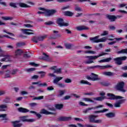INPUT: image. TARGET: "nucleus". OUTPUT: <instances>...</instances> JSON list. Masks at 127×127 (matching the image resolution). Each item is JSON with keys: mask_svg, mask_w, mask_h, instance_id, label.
<instances>
[{"mask_svg": "<svg viewBox=\"0 0 127 127\" xmlns=\"http://www.w3.org/2000/svg\"><path fill=\"white\" fill-rule=\"evenodd\" d=\"M107 96L109 100H120L116 101L114 104V107L115 108H121V107H122V104H124L125 101H126V100L123 99H124V97L116 96L112 93H108Z\"/></svg>", "mask_w": 127, "mask_h": 127, "instance_id": "f257e3e1", "label": "nucleus"}, {"mask_svg": "<svg viewBox=\"0 0 127 127\" xmlns=\"http://www.w3.org/2000/svg\"><path fill=\"white\" fill-rule=\"evenodd\" d=\"M108 53L102 52L100 54H99L97 56H86L85 58H87L89 60V61H86L84 62L85 64H92V63H94V60H97L99 57H101L102 56H104V55H107Z\"/></svg>", "mask_w": 127, "mask_h": 127, "instance_id": "f03ea898", "label": "nucleus"}, {"mask_svg": "<svg viewBox=\"0 0 127 127\" xmlns=\"http://www.w3.org/2000/svg\"><path fill=\"white\" fill-rule=\"evenodd\" d=\"M100 36H96L94 37H91L89 38L90 41L93 43H99V42H105L107 40V38L103 37L101 39H99Z\"/></svg>", "mask_w": 127, "mask_h": 127, "instance_id": "7ed1b4c3", "label": "nucleus"}, {"mask_svg": "<svg viewBox=\"0 0 127 127\" xmlns=\"http://www.w3.org/2000/svg\"><path fill=\"white\" fill-rule=\"evenodd\" d=\"M90 123H92L93 124H101L102 123V120H96V118H98V116H95L94 115H90L88 117Z\"/></svg>", "mask_w": 127, "mask_h": 127, "instance_id": "20e7f679", "label": "nucleus"}, {"mask_svg": "<svg viewBox=\"0 0 127 127\" xmlns=\"http://www.w3.org/2000/svg\"><path fill=\"white\" fill-rule=\"evenodd\" d=\"M125 86V82H121L118 83L117 85L116 86L115 88L118 91H120V92H122V93H126L127 90L124 89V87Z\"/></svg>", "mask_w": 127, "mask_h": 127, "instance_id": "39448f33", "label": "nucleus"}, {"mask_svg": "<svg viewBox=\"0 0 127 127\" xmlns=\"http://www.w3.org/2000/svg\"><path fill=\"white\" fill-rule=\"evenodd\" d=\"M127 57H118L114 59V61H115L116 64H117V65H122L123 64V62L122 61H125V60H127Z\"/></svg>", "mask_w": 127, "mask_h": 127, "instance_id": "423d86ee", "label": "nucleus"}, {"mask_svg": "<svg viewBox=\"0 0 127 127\" xmlns=\"http://www.w3.org/2000/svg\"><path fill=\"white\" fill-rule=\"evenodd\" d=\"M98 77V74H96L94 73H91L90 76H86V78L88 80H91V81H99V80H100V78Z\"/></svg>", "mask_w": 127, "mask_h": 127, "instance_id": "0eeeda50", "label": "nucleus"}, {"mask_svg": "<svg viewBox=\"0 0 127 127\" xmlns=\"http://www.w3.org/2000/svg\"><path fill=\"white\" fill-rule=\"evenodd\" d=\"M57 23L61 27H62V26H68L69 25L68 23L64 22V20L62 18H59L57 20Z\"/></svg>", "mask_w": 127, "mask_h": 127, "instance_id": "6e6552de", "label": "nucleus"}, {"mask_svg": "<svg viewBox=\"0 0 127 127\" xmlns=\"http://www.w3.org/2000/svg\"><path fill=\"white\" fill-rule=\"evenodd\" d=\"M57 12V11L55 9H47V10L45 11V16H50V15H52L54 14V13H56Z\"/></svg>", "mask_w": 127, "mask_h": 127, "instance_id": "1a4fd4ad", "label": "nucleus"}, {"mask_svg": "<svg viewBox=\"0 0 127 127\" xmlns=\"http://www.w3.org/2000/svg\"><path fill=\"white\" fill-rule=\"evenodd\" d=\"M21 120L22 122H27L28 123H33L35 122V120L34 119H28L27 116H23L21 117Z\"/></svg>", "mask_w": 127, "mask_h": 127, "instance_id": "9d476101", "label": "nucleus"}, {"mask_svg": "<svg viewBox=\"0 0 127 127\" xmlns=\"http://www.w3.org/2000/svg\"><path fill=\"white\" fill-rule=\"evenodd\" d=\"M112 67L111 65H96L94 66H91L90 67V69H93L94 68H99V69H106L107 68H111Z\"/></svg>", "mask_w": 127, "mask_h": 127, "instance_id": "9b49d317", "label": "nucleus"}, {"mask_svg": "<svg viewBox=\"0 0 127 127\" xmlns=\"http://www.w3.org/2000/svg\"><path fill=\"white\" fill-rule=\"evenodd\" d=\"M21 30L23 32V33H24V34H27L28 35H29L30 34H33V32H34V31H33V30L28 29H22Z\"/></svg>", "mask_w": 127, "mask_h": 127, "instance_id": "f8f14e48", "label": "nucleus"}, {"mask_svg": "<svg viewBox=\"0 0 127 127\" xmlns=\"http://www.w3.org/2000/svg\"><path fill=\"white\" fill-rule=\"evenodd\" d=\"M51 70H54V73H57V74H61V68H57V66H54L50 68Z\"/></svg>", "mask_w": 127, "mask_h": 127, "instance_id": "ddd939ff", "label": "nucleus"}, {"mask_svg": "<svg viewBox=\"0 0 127 127\" xmlns=\"http://www.w3.org/2000/svg\"><path fill=\"white\" fill-rule=\"evenodd\" d=\"M76 29L78 31H82V30H88L89 27L86 26H80L76 27Z\"/></svg>", "mask_w": 127, "mask_h": 127, "instance_id": "4468645a", "label": "nucleus"}, {"mask_svg": "<svg viewBox=\"0 0 127 127\" xmlns=\"http://www.w3.org/2000/svg\"><path fill=\"white\" fill-rule=\"evenodd\" d=\"M12 124L14 127H20L22 126V124L20 123V121H18L13 122Z\"/></svg>", "mask_w": 127, "mask_h": 127, "instance_id": "2eb2a0df", "label": "nucleus"}, {"mask_svg": "<svg viewBox=\"0 0 127 127\" xmlns=\"http://www.w3.org/2000/svg\"><path fill=\"white\" fill-rule=\"evenodd\" d=\"M102 74L104 75V76H108V77H112L115 75V73L111 71H105L103 72Z\"/></svg>", "mask_w": 127, "mask_h": 127, "instance_id": "dca6fc26", "label": "nucleus"}, {"mask_svg": "<svg viewBox=\"0 0 127 127\" xmlns=\"http://www.w3.org/2000/svg\"><path fill=\"white\" fill-rule=\"evenodd\" d=\"M7 109V105L2 104L0 105V112H5Z\"/></svg>", "mask_w": 127, "mask_h": 127, "instance_id": "f3484780", "label": "nucleus"}, {"mask_svg": "<svg viewBox=\"0 0 127 127\" xmlns=\"http://www.w3.org/2000/svg\"><path fill=\"white\" fill-rule=\"evenodd\" d=\"M71 117H61L58 118V120L61 122H64L65 121H69Z\"/></svg>", "mask_w": 127, "mask_h": 127, "instance_id": "a211bd4d", "label": "nucleus"}, {"mask_svg": "<svg viewBox=\"0 0 127 127\" xmlns=\"http://www.w3.org/2000/svg\"><path fill=\"white\" fill-rule=\"evenodd\" d=\"M112 60V58H108L107 59H105L103 60H101L100 61H98V63H106L110 62Z\"/></svg>", "mask_w": 127, "mask_h": 127, "instance_id": "6ab92c4d", "label": "nucleus"}, {"mask_svg": "<svg viewBox=\"0 0 127 127\" xmlns=\"http://www.w3.org/2000/svg\"><path fill=\"white\" fill-rule=\"evenodd\" d=\"M107 18L110 20V21H115L117 19V17L115 15H107Z\"/></svg>", "mask_w": 127, "mask_h": 127, "instance_id": "aec40b11", "label": "nucleus"}, {"mask_svg": "<svg viewBox=\"0 0 127 127\" xmlns=\"http://www.w3.org/2000/svg\"><path fill=\"white\" fill-rule=\"evenodd\" d=\"M62 79H63V77H57L53 80L54 84L58 85V84L59 83L58 82H59L61 80H62Z\"/></svg>", "mask_w": 127, "mask_h": 127, "instance_id": "412c9836", "label": "nucleus"}, {"mask_svg": "<svg viewBox=\"0 0 127 127\" xmlns=\"http://www.w3.org/2000/svg\"><path fill=\"white\" fill-rule=\"evenodd\" d=\"M41 114H43L44 115H53L54 113L53 112L47 111V110L45 109H43L41 111Z\"/></svg>", "mask_w": 127, "mask_h": 127, "instance_id": "4be33fe9", "label": "nucleus"}, {"mask_svg": "<svg viewBox=\"0 0 127 127\" xmlns=\"http://www.w3.org/2000/svg\"><path fill=\"white\" fill-rule=\"evenodd\" d=\"M18 112L20 113H28L29 112V110H28L27 109L23 108L22 107H20L18 109Z\"/></svg>", "mask_w": 127, "mask_h": 127, "instance_id": "5701e85b", "label": "nucleus"}, {"mask_svg": "<svg viewBox=\"0 0 127 127\" xmlns=\"http://www.w3.org/2000/svg\"><path fill=\"white\" fill-rule=\"evenodd\" d=\"M23 53L22 50L18 49L15 51V56H20Z\"/></svg>", "mask_w": 127, "mask_h": 127, "instance_id": "b1692460", "label": "nucleus"}, {"mask_svg": "<svg viewBox=\"0 0 127 127\" xmlns=\"http://www.w3.org/2000/svg\"><path fill=\"white\" fill-rule=\"evenodd\" d=\"M104 107L103 105H99L98 106L95 107H92L91 108H88L86 109V111H85V113H87L88 111H90V110H96V109H99L100 108H103Z\"/></svg>", "mask_w": 127, "mask_h": 127, "instance_id": "393cba45", "label": "nucleus"}, {"mask_svg": "<svg viewBox=\"0 0 127 127\" xmlns=\"http://www.w3.org/2000/svg\"><path fill=\"white\" fill-rule=\"evenodd\" d=\"M43 57L42 58H40V59H42V60H46V61L49 60V56L45 53L43 54Z\"/></svg>", "mask_w": 127, "mask_h": 127, "instance_id": "a878e982", "label": "nucleus"}, {"mask_svg": "<svg viewBox=\"0 0 127 127\" xmlns=\"http://www.w3.org/2000/svg\"><path fill=\"white\" fill-rule=\"evenodd\" d=\"M47 37V35H44L43 36H38V41H43L45 38Z\"/></svg>", "mask_w": 127, "mask_h": 127, "instance_id": "bb28decb", "label": "nucleus"}, {"mask_svg": "<svg viewBox=\"0 0 127 127\" xmlns=\"http://www.w3.org/2000/svg\"><path fill=\"white\" fill-rule=\"evenodd\" d=\"M38 9H39L40 10H42V11H38V13L39 14H44L45 15V11L47 10V9H44V8H42V7H39Z\"/></svg>", "mask_w": 127, "mask_h": 127, "instance_id": "cd10ccee", "label": "nucleus"}, {"mask_svg": "<svg viewBox=\"0 0 127 127\" xmlns=\"http://www.w3.org/2000/svg\"><path fill=\"white\" fill-rule=\"evenodd\" d=\"M95 101H103V100H105L106 99V96H102V97H98L96 98H93Z\"/></svg>", "mask_w": 127, "mask_h": 127, "instance_id": "c85d7f7f", "label": "nucleus"}, {"mask_svg": "<svg viewBox=\"0 0 127 127\" xmlns=\"http://www.w3.org/2000/svg\"><path fill=\"white\" fill-rule=\"evenodd\" d=\"M65 92L66 91L65 90H60L59 91V95H58V97H62V96L65 94Z\"/></svg>", "mask_w": 127, "mask_h": 127, "instance_id": "c756f323", "label": "nucleus"}, {"mask_svg": "<svg viewBox=\"0 0 127 127\" xmlns=\"http://www.w3.org/2000/svg\"><path fill=\"white\" fill-rule=\"evenodd\" d=\"M2 19H3V20H12V19H13V17L8 16H3L2 17Z\"/></svg>", "mask_w": 127, "mask_h": 127, "instance_id": "7c9ffc66", "label": "nucleus"}, {"mask_svg": "<svg viewBox=\"0 0 127 127\" xmlns=\"http://www.w3.org/2000/svg\"><path fill=\"white\" fill-rule=\"evenodd\" d=\"M55 107L57 110H61L63 108V104H56Z\"/></svg>", "mask_w": 127, "mask_h": 127, "instance_id": "2f4dec72", "label": "nucleus"}, {"mask_svg": "<svg viewBox=\"0 0 127 127\" xmlns=\"http://www.w3.org/2000/svg\"><path fill=\"white\" fill-rule=\"evenodd\" d=\"M107 118H114L115 117V114L113 113H107L105 115Z\"/></svg>", "mask_w": 127, "mask_h": 127, "instance_id": "473e14b6", "label": "nucleus"}, {"mask_svg": "<svg viewBox=\"0 0 127 127\" xmlns=\"http://www.w3.org/2000/svg\"><path fill=\"white\" fill-rule=\"evenodd\" d=\"M74 13L73 12L69 11H66L64 12V15H67V16H72Z\"/></svg>", "mask_w": 127, "mask_h": 127, "instance_id": "72a5a7b5", "label": "nucleus"}, {"mask_svg": "<svg viewBox=\"0 0 127 127\" xmlns=\"http://www.w3.org/2000/svg\"><path fill=\"white\" fill-rule=\"evenodd\" d=\"M83 100L85 102H89L90 103H94V100H92L89 98H83Z\"/></svg>", "mask_w": 127, "mask_h": 127, "instance_id": "f704fd0d", "label": "nucleus"}, {"mask_svg": "<svg viewBox=\"0 0 127 127\" xmlns=\"http://www.w3.org/2000/svg\"><path fill=\"white\" fill-rule=\"evenodd\" d=\"M108 111H109V109H104L103 110L95 111L94 113L95 114H98L99 113H106V112H108Z\"/></svg>", "mask_w": 127, "mask_h": 127, "instance_id": "c9c22d12", "label": "nucleus"}, {"mask_svg": "<svg viewBox=\"0 0 127 127\" xmlns=\"http://www.w3.org/2000/svg\"><path fill=\"white\" fill-rule=\"evenodd\" d=\"M80 84H84L85 85H89L91 86V84L87 80H81Z\"/></svg>", "mask_w": 127, "mask_h": 127, "instance_id": "e433bc0d", "label": "nucleus"}, {"mask_svg": "<svg viewBox=\"0 0 127 127\" xmlns=\"http://www.w3.org/2000/svg\"><path fill=\"white\" fill-rule=\"evenodd\" d=\"M24 45H25V43L22 42H20L16 44L17 47H21L22 46H24Z\"/></svg>", "mask_w": 127, "mask_h": 127, "instance_id": "4c0bfd02", "label": "nucleus"}, {"mask_svg": "<svg viewBox=\"0 0 127 127\" xmlns=\"http://www.w3.org/2000/svg\"><path fill=\"white\" fill-rule=\"evenodd\" d=\"M10 100V98L9 97H5V99L3 100V103H5V104H8L9 103V100Z\"/></svg>", "mask_w": 127, "mask_h": 127, "instance_id": "58836bf2", "label": "nucleus"}, {"mask_svg": "<svg viewBox=\"0 0 127 127\" xmlns=\"http://www.w3.org/2000/svg\"><path fill=\"white\" fill-rule=\"evenodd\" d=\"M39 73L40 74V78H44L46 75V72L44 71H40Z\"/></svg>", "mask_w": 127, "mask_h": 127, "instance_id": "ea45409f", "label": "nucleus"}, {"mask_svg": "<svg viewBox=\"0 0 127 127\" xmlns=\"http://www.w3.org/2000/svg\"><path fill=\"white\" fill-rule=\"evenodd\" d=\"M18 5L20 7H28V5L24 3H19Z\"/></svg>", "mask_w": 127, "mask_h": 127, "instance_id": "a19ab883", "label": "nucleus"}, {"mask_svg": "<svg viewBox=\"0 0 127 127\" xmlns=\"http://www.w3.org/2000/svg\"><path fill=\"white\" fill-rule=\"evenodd\" d=\"M118 54H121L123 53H126L127 54V49H123L121 51L118 52Z\"/></svg>", "mask_w": 127, "mask_h": 127, "instance_id": "79ce46f5", "label": "nucleus"}, {"mask_svg": "<svg viewBox=\"0 0 127 127\" xmlns=\"http://www.w3.org/2000/svg\"><path fill=\"white\" fill-rule=\"evenodd\" d=\"M84 53H86L87 54H96V51H85L84 52Z\"/></svg>", "mask_w": 127, "mask_h": 127, "instance_id": "37998d69", "label": "nucleus"}, {"mask_svg": "<svg viewBox=\"0 0 127 127\" xmlns=\"http://www.w3.org/2000/svg\"><path fill=\"white\" fill-rule=\"evenodd\" d=\"M30 113L31 114H35V115H36L37 117L39 118V119H40V118H41V115H40V114H37L36 112L35 111H31Z\"/></svg>", "mask_w": 127, "mask_h": 127, "instance_id": "c03bdc74", "label": "nucleus"}, {"mask_svg": "<svg viewBox=\"0 0 127 127\" xmlns=\"http://www.w3.org/2000/svg\"><path fill=\"white\" fill-rule=\"evenodd\" d=\"M109 40H110L111 41H113L112 42L109 43L108 44L109 45H113L116 43V41H115V39H108Z\"/></svg>", "mask_w": 127, "mask_h": 127, "instance_id": "a18cd8bd", "label": "nucleus"}, {"mask_svg": "<svg viewBox=\"0 0 127 127\" xmlns=\"http://www.w3.org/2000/svg\"><path fill=\"white\" fill-rule=\"evenodd\" d=\"M64 46L66 49H70L72 47V45L70 44L66 43L64 44Z\"/></svg>", "mask_w": 127, "mask_h": 127, "instance_id": "49530a36", "label": "nucleus"}, {"mask_svg": "<svg viewBox=\"0 0 127 127\" xmlns=\"http://www.w3.org/2000/svg\"><path fill=\"white\" fill-rule=\"evenodd\" d=\"M18 72V69H13L12 71H10V73L11 75H15L16 73Z\"/></svg>", "mask_w": 127, "mask_h": 127, "instance_id": "de8ad7c7", "label": "nucleus"}, {"mask_svg": "<svg viewBox=\"0 0 127 127\" xmlns=\"http://www.w3.org/2000/svg\"><path fill=\"white\" fill-rule=\"evenodd\" d=\"M73 0H57L58 2H67L68 1H72Z\"/></svg>", "mask_w": 127, "mask_h": 127, "instance_id": "09e8293b", "label": "nucleus"}, {"mask_svg": "<svg viewBox=\"0 0 127 127\" xmlns=\"http://www.w3.org/2000/svg\"><path fill=\"white\" fill-rule=\"evenodd\" d=\"M32 41L33 42H35V43H38V37H35L32 39Z\"/></svg>", "mask_w": 127, "mask_h": 127, "instance_id": "8fccbe9b", "label": "nucleus"}, {"mask_svg": "<svg viewBox=\"0 0 127 127\" xmlns=\"http://www.w3.org/2000/svg\"><path fill=\"white\" fill-rule=\"evenodd\" d=\"M38 105V104L34 102L29 104V106H30V107H32V108H33V107H36V106H37Z\"/></svg>", "mask_w": 127, "mask_h": 127, "instance_id": "3c124183", "label": "nucleus"}, {"mask_svg": "<svg viewBox=\"0 0 127 127\" xmlns=\"http://www.w3.org/2000/svg\"><path fill=\"white\" fill-rule=\"evenodd\" d=\"M57 86H58V87H60V88H65V84L62 83H58Z\"/></svg>", "mask_w": 127, "mask_h": 127, "instance_id": "603ef678", "label": "nucleus"}, {"mask_svg": "<svg viewBox=\"0 0 127 127\" xmlns=\"http://www.w3.org/2000/svg\"><path fill=\"white\" fill-rule=\"evenodd\" d=\"M109 34V32L108 31H104L103 33L101 34V36H105V35H108Z\"/></svg>", "mask_w": 127, "mask_h": 127, "instance_id": "864d4df0", "label": "nucleus"}, {"mask_svg": "<svg viewBox=\"0 0 127 127\" xmlns=\"http://www.w3.org/2000/svg\"><path fill=\"white\" fill-rule=\"evenodd\" d=\"M44 98V96H39L38 97H35L33 99V100H43V98Z\"/></svg>", "mask_w": 127, "mask_h": 127, "instance_id": "5fc2aeb1", "label": "nucleus"}, {"mask_svg": "<svg viewBox=\"0 0 127 127\" xmlns=\"http://www.w3.org/2000/svg\"><path fill=\"white\" fill-rule=\"evenodd\" d=\"M64 83H72V80L70 78H66L64 80Z\"/></svg>", "mask_w": 127, "mask_h": 127, "instance_id": "6e6d98bb", "label": "nucleus"}, {"mask_svg": "<svg viewBox=\"0 0 127 127\" xmlns=\"http://www.w3.org/2000/svg\"><path fill=\"white\" fill-rule=\"evenodd\" d=\"M45 24H46V25H51L52 24H54V23L51 21H50L45 22Z\"/></svg>", "mask_w": 127, "mask_h": 127, "instance_id": "4d7b16f0", "label": "nucleus"}, {"mask_svg": "<svg viewBox=\"0 0 127 127\" xmlns=\"http://www.w3.org/2000/svg\"><path fill=\"white\" fill-rule=\"evenodd\" d=\"M10 6H11V7L15 8L16 7V3H13V2H10L9 3Z\"/></svg>", "mask_w": 127, "mask_h": 127, "instance_id": "13d9d810", "label": "nucleus"}, {"mask_svg": "<svg viewBox=\"0 0 127 127\" xmlns=\"http://www.w3.org/2000/svg\"><path fill=\"white\" fill-rule=\"evenodd\" d=\"M5 59H6V62H7V61H10V56L9 55H6L5 56Z\"/></svg>", "mask_w": 127, "mask_h": 127, "instance_id": "bf43d9fd", "label": "nucleus"}, {"mask_svg": "<svg viewBox=\"0 0 127 127\" xmlns=\"http://www.w3.org/2000/svg\"><path fill=\"white\" fill-rule=\"evenodd\" d=\"M39 86H42V87H47L48 85L47 83L45 82L44 83H41V82H40V83L39 84Z\"/></svg>", "mask_w": 127, "mask_h": 127, "instance_id": "052dcab7", "label": "nucleus"}, {"mask_svg": "<svg viewBox=\"0 0 127 127\" xmlns=\"http://www.w3.org/2000/svg\"><path fill=\"white\" fill-rule=\"evenodd\" d=\"M79 105L80 106H88L87 104H85V103H84V102H79Z\"/></svg>", "mask_w": 127, "mask_h": 127, "instance_id": "680f3d73", "label": "nucleus"}, {"mask_svg": "<svg viewBox=\"0 0 127 127\" xmlns=\"http://www.w3.org/2000/svg\"><path fill=\"white\" fill-rule=\"evenodd\" d=\"M47 91H53L54 90V88L53 86L48 87L47 88Z\"/></svg>", "mask_w": 127, "mask_h": 127, "instance_id": "e2e57ef3", "label": "nucleus"}, {"mask_svg": "<svg viewBox=\"0 0 127 127\" xmlns=\"http://www.w3.org/2000/svg\"><path fill=\"white\" fill-rule=\"evenodd\" d=\"M75 10H76V11H82V9H81V7L79 6H76L75 8Z\"/></svg>", "mask_w": 127, "mask_h": 127, "instance_id": "0e129e2a", "label": "nucleus"}, {"mask_svg": "<svg viewBox=\"0 0 127 127\" xmlns=\"http://www.w3.org/2000/svg\"><path fill=\"white\" fill-rule=\"evenodd\" d=\"M24 26H25V27H33V26H32V25L30 24H24Z\"/></svg>", "mask_w": 127, "mask_h": 127, "instance_id": "69168bd1", "label": "nucleus"}, {"mask_svg": "<svg viewBox=\"0 0 127 127\" xmlns=\"http://www.w3.org/2000/svg\"><path fill=\"white\" fill-rule=\"evenodd\" d=\"M39 77V76L37 75H34L32 76L31 79H33L34 80H35L36 79H38Z\"/></svg>", "mask_w": 127, "mask_h": 127, "instance_id": "338daca9", "label": "nucleus"}, {"mask_svg": "<svg viewBox=\"0 0 127 127\" xmlns=\"http://www.w3.org/2000/svg\"><path fill=\"white\" fill-rule=\"evenodd\" d=\"M85 127H97L95 125H92L90 124H87L85 125Z\"/></svg>", "mask_w": 127, "mask_h": 127, "instance_id": "774afa93", "label": "nucleus"}]
</instances>
